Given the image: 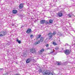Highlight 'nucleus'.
Listing matches in <instances>:
<instances>
[{
  "mask_svg": "<svg viewBox=\"0 0 75 75\" xmlns=\"http://www.w3.org/2000/svg\"><path fill=\"white\" fill-rule=\"evenodd\" d=\"M7 33V31H2L0 32V37H3V36H4Z\"/></svg>",
  "mask_w": 75,
  "mask_h": 75,
  "instance_id": "nucleus-1",
  "label": "nucleus"
},
{
  "mask_svg": "<svg viewBox=\"0 0 75 75\" xmlns=\"http://www.w3.org/2000/svg\"><path fill=\"white\" fill-rule=\"evenodd\" d=\"M64 52L66 55H69L71 53V50L67 49L64 50Z\"/></svg>",
  "mask_w": 75,
  "mask_h": 75,
  "instance_id": "nucleus-2",
  "label": "nucleus"
},
{
  "mask_svg": "<svg viewBox=\"0 0 75 75\" xmlns=\"http://www.w3.org/2000/svg\"><path fill=\"white\" fill-rule=\"evenodd\" d=\"M30 51L32 54H35L36 53V50L34 48H32L30 50Z\"/></svg>",
  "mask_w": 75,
  "mask_h": 75,
  "instance_id": "nucleus-3",
  "label": "nucleus"
},
{
  "mask_svg": "<svg viewBox=\"0 0 75 75\" xmlns=\"http://www.w3.org/2000/svg\"><path fill=\"white\" fill-rule=\"evenodd\" d=\"M50 73V70H45L43 72V75H47L48 74V75Z\"/></svg>",
  "mask_w": 75,
  "mask_h": 75,
  "instance_id": "nucleus-4",
  "label": "nucleus"
},
{
  "mask_svg": "<svg viewBox=\"0 0 75 75\" xmlns=\"http://www.w3.org/2000/svg\"><path fill=\"white\" fill-rule=\"evenodd\" d=\"M49 40H50L51 38H52V34L51 33H49Z\"/></svg>",
  "mask_w": 75,
  "mask_h": 75,
  "instance_id": "nucleus-5",
  "label": "nucleus"
},
{
  "mask_svg": "<svg viewBox=\"0 0 75 75\" xmlns=\"http://www.w3.org/2000/svg\"><path fill=\"white\" fill-rule=\"evenodd\" d=\"M31 31V29L30 28H28L26 31V33L28 34H29V33H30Z\"/></svg>",
  "mask_w": 75,
  "mask_h": 75,
  "instance_id": "nucleus-6",
  "label": "nucleus"
},
{
  "mask_svg": "<svg viewBox=\"0 0 75 75\" xmlns=\"http://www.w3.org/2000/svg\"><path fill=\"white\" fill-rule=\"evenodd\" d=\"M45 23V20H41L40 21V24H44Z\"/></svg>",
  "mask_w": 75,
  "mask_h": 75,
  "instance_id": "nucleus-7",
  "label": "nucleus"
},
{
  "mask_svg": "<svg viewBox=\"0 0 75 75\" xmlns=\"http://www.w3.org/2000/svg\"><path fill=\"white\" fill-rule=\"evenodd\" d=\"M62 15H63L62 13L61 12H59L58 13V16L59 17H62Z\"/></svg>",
  "mask_w": 75,
  "mask_h": 75,
  "instance_id": "nucleus-8",
  "label": "nucleus"
},
{
  "mask_svg": "<svg viewBox=\"0 0 75 75\" xmlns=\"http://www.w3.org/2000/svg\"><path fill=\"white\" fill-rule=\"evenodd\" d=\"M23 7H24V6H23V4H21L19 5V8H23Z\"/></svg>",
  "mask_w": 75,
  "mask_h": 75,
  "instance_id": "nucleus-9",
  "label": "nucleus"
},
{
  "mask_svg": "<svg viewBox=\"0 0 75 75\" xmlns=\"http://www.w3.org/2000/svg\"><path fill=\"white\" fill-rule=\"evenodd\" d=\"M30 61H31V59H28L26 61V63H27V64H28V63H29V62H30Z\"/></svg>",
  "mask_w": 75,
  "mask_h": 75,
  "instance_id": "nucleus-10",
  "label": "nucleus"
},
{
  "mask_svg": "<svg viewBox=\"0 0 75 75\" xmlns=\"http://www.w3.org/2000/svg\"><path fill=\"white\" fill-rule=\"evenodd\" d=\"M13 14H16L17 13V10H13Z\"/></svg>",
  "mask_w": 75,
  "mask_h": 75,
  "instance_id": "nucleus-11",
  "label": "nucleus"
},
{
  "mask_svg": "<svg viewBox=\"0 0 75 75\" xmlns=\"http://www.w3.org/2000/svg\"><path fill=\"white\" fill-rule=\"evenodd\" d=\"M53 22V20H52V19H50L49 21V23H50V24H52Z\"/></svg>",
  "mask_w": 75,
  "mask_h": 75,
  "instance_id": "nucleus-12",
  "label": "nucleus"
},
{
  "mask_svg": "<svg viewBox=\"0 0 75 75\" xmlns=\"http://www.w3.org/2000/svg\"><path fill=\"white\" fill-rule=\"evenodd\" d=\"M16 41L18 42L19 44H21V40H18V38L16 39Z\"/></svg>",
  "mask_w": 75,
  "mask_h": 75,
  "instance_id": "nucleus-13",
  "label": "nucleus"
},
{
  "mask_svg": "<svg viewBox=\"0 0 75 75\" xmlns=\"http://www.w3.org/2000/svg\"><path fill=\"white\" fill-rule=\"evenodd\" d=\"M40 43V41H37L36 42H35V44H36V45H37V44H38Z\"/></svg>",
  "mask_w": 75,
  "mask_h": 75,
  "instance_id": "nucleus-14",
  "label": "nucleus"
},
{
  "mask_svg": "<svg viewBox=\"0 0 75 75\" xmlns=\"http://www.w3.org/2000/svg\"><path fill=\"white\" fill-rule=\"evenodd\" d=\"M69 17H71V16H74V14H68V15Z\"/></svg>",
  "mask_w": 75,
  "mask_h": 75,
  "instance_id": "nucleus-15",
  "label": "nucleus"
},
{
  "mask_svg": "<svg viewBox=\"0 0 75 75\" xmlns=\"http://www.w3.org/2000/svg\"><path fill=\"white\" fill-rule=\"evenodd\" d=\"M43 38L42 37H41L40 38V41L41 42H42V41H43V40H44Z\"/></svg>",
  "mask_w": 75,
  "mask_h": 75,
  "instance_id": "nucleus-16",
  "label": "nucleus"
},
{
  "mask_svg": "<svg viewBox=\"0 0 75 75\" xmlns=\"http://www.w3.org/2000/svg\"><path fill=\"white\" fill-rule=\"evenodd\" d=\"M41 37V35H39L38 36V37H37V39H38L39 38H40V37Z\"/></svg>",
  "mask_w": 75,
  "mask_h": 75,
  "instance_id": "nucleus-17",
  "label": "nucleus"
},
{
  "mask_svg": "<svg viewBox=\"0 0 75 75\" xmlns=\"http://www.w3.org/2000/svg\"><path fill=\"white\" fill-rule=\"evenodd\" d=\"M38 52L39 54H42V52H41V51L40 50L38 51Z\"/></svg>",
  "mask_w": 75,
  "mask_h": 75,
  "instance_id": "nucleus-18",
  "label": "nucleus"
},
{
  "mask_svg": "<svg viewBox=\"0 0 75 75\" xmlns=\"http://www.w3.org/2000/svg\"><path fill=\"white\" fill-rule=\"evenodd\" d=\"M45 24L46 25H48V24H49V22H48L47 21H46V22H45Z\"/></svg>",
  "mask_w": 75,
  "mask_h": 75,
  "instance_id": "nucleus-19",
  "label": "nucleus"
},
{
  "mask_svg": "<svg viewBox=\"0 0 75 75\" xmlns=\"http://www.w3.org/2000/svg\"><path fill=\"white\" fill-rule=\"evenodd\" d=\"M23 57H25L27 56V55L25 53H24L23 54Z\"/></svg>",
  "mask_w": 75,
  "mask_h": 75,
  "instance_id": "nucleus-20",
  "label": "nucleus"
},
{
  "mask_svg": "<svg viewBox=\"0 0 75 75\" xmlns=\"http://www.w3.org/2000/svg\"><path fill=\"white\" fill-rule=\"evenodd\" d=\"M42 69H40L39 70H38V72H39L40 73V72H42Z\"/></svg>",
  "mask_w": 75,
  "mask_h": 75,
  "instance_id": "nucleus-21",
  "label": "nucleus"
},
{
  "mask_svg": "<svg viewBox=\"0 0 75 75\" xmlns=\"http://www.w3.org/2000/svg\"><path fill=\"white\" fill-rule=\"evenodd\" d=\"M44 50H45L44 49H42L41 50H40L41 51V52H44Z\"/></svg>",
  "mask_w": 75,
  "mask_h": 75,
  "instance_id": "nucleus-22",
  "label": "nucleus"
},
{
  "mask_svg": "<svg viewBox=\"0 0 75 75\" xmlns=\"http://www.w3.org/2000/svg\"><path fill=\"white\" fill-rule=\"evenodd\" d=\"M53 45H57V43L54 42H53Z\"/></svg>",
  "mask_w": 75,
  "mask_h": 75,
  "instance_id": "nucleus-23",
  "label": "nucleus"
},
{
  "mask_svg": "<svg viewBox=\"0 0 75 75\" xmlns=\"http://www.w3.org/2000/svg\"><path fill=\"white\" fill-rule=\"evenodd\" d=\"M58 49H59V47H56L55 50H58Z\"/></svg>",
  "mask_w": 75,
  "mask_h": 75,
  "instance_id": "nucleus-24",
  "label": "nucleus"
},
{
  "mask_svg": "<svg viewBox=\"0 0 75 75\" xmlns=\"http://www.w3.org/2000/svg\"><path fill=\"white\" fill-rule=\"evenodd\" d=\"M48 75H54L53 74H52V73H50H50Z\"/></svg>",
  "mask_w": 75,
  "mask_h": 75,
  "instance_id": "nucleus-25",
  "label": "nucleus"
},
{
  "mask_svg": "<svg viewBox=\"0 0 75 75\" xmlns=\"http://www.w3.org/2000/svg\"><path fill=\"white\" fill-rule=\"evenodd\" d=\"M55 34H56V32H53V35H55Z\"/></svg>",
  "mask_w": 75,
  "mask_h": 75,
  "instance_id": "nucleus-26",
  "label": "nucleus"
},
{
  "mask_svg": "<svg viewBox=\"0 0 75 75\" xmlns=\"http://www.w3.org/2000/svg\"><path fill=\"white\" fill-rule=\"evenodd\" d=\"M57 64L58 65H61V64L59 63H58V62H57Z\"/></svg>",
  "mask_w": 75,
  "mask_h": 75,
  "instance_id": "nucleus-27",
  "label": "nucleus"
},
{
  "mask_svg": "<svg viewBox=\"0 0 75 75\" xmlns=\"http://www.w3.org/2000/svg\"><path fill=\"white\" fill-rule=\"evenodd\" d=\"M45 45L46 46V47H48L49 46V45L48 44H47Z\"/></svg>",
  "mask_w": 75,
  "mask_h": 75,
  "instance_id": "nucleus-28",
  "label": "nucleus"
},
{
  "mask_svg": "<svg viewBox=\"0 0 75 75\" xmlns=\"http://www.w3.org/2000/svg\"><path fill=\"white\" fill-rule=\"evenodd\" d=\"M3 71V68L0 69V71Z\"/></svg>",
  "mask_w": 75,
  "mask_h": 75,
  "instance_id": "nucleus-29",
  "label": "nucleus"
},
{
  "mask_svg": "<svg viewBox=\"0 0 75 75\" xmlns=\"http://www.w3.org/2000/svg\"><path fill=\"white\" fill-rule=\"evenodd\" d=\"M33 36V35L31 34V35H30V38H31Z\"/></svg>",
  "mask_w": 75,
  "mask_h": 75,
  "instance_id": "nucleus-30",
  "label": "nucleus"
},
{
  "mask_svg": "<svg viewBox=\"0 0 75 75\" xmlns=\"http://www.w3.org/2000/svg\"><path fill=\"white\" fill-rule=\"evenodd\" d=\"M53 2H57V0H53Z\"/></svg>",
  "mask_w": 75,
  "mask_h": 75,
  "instance_id": "nucleus-31",
  "label": "nucleus"
},
{
  "mask_svg": "<svg viewBox=\"0 0 75 75\" xmlns=\"http://www.w3.org/2000/svg\"><path fill=\"white\" fill-rule=\"evenodd\" d=\"M54 52V51H53L52 52H50V53H51V54L53 53Z\"/></svg>",
  "mask_w": 75,
  "mask_h": 75,
  "instance_id": "nucleus-32",
  "label": "nucleus"
},
{
  "mask_svg": "<svg viewBox=\"0 0 75 75\" xmlns=\"http://www.w3.org/2000/svg\"><path fill=\"white\" fill-rule=\"evenodd\" d=\"M46 50H50V48H47L46 49Z\"/></svg>",
  "mask_w": 75,
  "mask_h": 75,
  "instance_id": "nucleus-33",
  "label": "nucleus"
},
{
  "mask_svg": "<svg viewBox=\"0 0 75 75\" xmlns=\"http://www.w3.org/2000/svg\"><path fill=\"white\" fill-rule=\"evenodd\" d=\"M65 64H65V65H67V62H65Z\"/></svg>",
  "mask_w": 75,
  "mask_h": 75,
  "instance_id": "nucleus-34",
  "label": "nucleus"
},
{
  "mask_svg": "<svg viewBox=\"0 0 75 75\" xmlns=\"http://www.w3.org/2000/svg\"><path fill=\"white\" fill-rule=\"evenodd\" d=\"M74 5H74V4H72V6H74Z\"/></svg>",
  "mask_w": 75,
  "mask_h": 75,
  "instance_id": "nucleus-35",
  "label": "nucleus"
},
{
  "mask_svg": "<svg viewBox=\"0 0 75 75\" xmlns=\"http://www.w3.org/2000/svg\"><path fill=\"white\" fill-rule=\"evenodd\" d=\"M6 74V75H8V73H7Z\"/></svg>",
  "mask_w": 75,
  "mask_h": 75,
  "instance_id": "nucleus-36",
  "label": "nucleus"
},
{
  "mask_svg": "<svg viewBox=\"0 0 75 75\" xmlns=\"http://www.w3.org/2000/svg\"><path fill=\"white\" fill-rule=\"evenodd\" d=\"M15 75H19V74H16Z\"/></svg>",
  "mask_w": 75,
  "mask_h": 75,
  "instance_id": "nucleus-37",
  "label": "nucleus"
},
{
  "mask_svg": "<svg viewBox=\"0 0 75 75\" xmlns=\"http://www.w3.org/2000/svg\"><path fill=\"white\" fill-rule=\"evenodd\" d=\"M24 27V25H23V26H22V27Z\"/></svg>",
  "mask_w": 75,
  "mask_h": 75,
  "instance_id": "nucleus-38",
  "label": "nucleus"
},
{
  "mask_svg": "<svg viewBox=\"0 0 75 75\" xmlns=\"http://www.w3.org/2000/svg\"><path fill=\"white\" fill-rule=\"evenodd\" d=\"M35 62H36V61H35Z\"/></svg>",
  "mask_w": 75,
  "mask_h": 75,
  "instance_id": "nucleus-39",
  "label": "nucleus"
},
{
  "mask_svg": "<svg viewBox=\"0 0 75 75\" xmlns=\"http://www.w3.org/2000/svg\"><path fill=\"white\" fill-rule=\"evenodd\" d=\"M61 6H60V7H61Z\"/></svg>",
  "mask_w": 75,
  "mask_h": 75,
  "instance_id": "nucleus-40",
  "label": "nucleus"
}]
</instances>
